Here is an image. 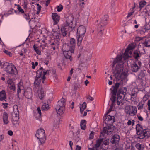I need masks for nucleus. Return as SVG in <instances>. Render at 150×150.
<instances>
[{"label": "nucleus", "mask_w": 150, "mask_h": 150, "mask_svg": "<svg viewBox=\"0 0 150 150\" xmlns=\"http://www.w3.org/2000/svg\"><path fill=\"white\" fill-rule=\"evenodd\" d=\"M124 59L123 55H119L117 56L113 62V67L116 63L115 68L113 71V74L117 80H121L122 81L127 75L128 70L127 69H125L124 72H122L124 69V62L122 61Z\"/></svg>", "instance_id": "1"}, {"label": "nucleus", "mask_w": 150, "mask_h": 150, "mask_svg": "<svg viewBox=\"0 0 150 150\" xmlns=\"http://www.w3.org/2000/svg\"><path fill=\"white\" fill-rule=\"evenodd\" d=\"M136 129L138 139H142L146 137H149L150 136V131L148 129H143L139 124L137 125Z\"/></svg>", "instance_id": "2"}, {"label": "nucleus", "mask_w": 150, "mask_h": 150, "mask_svg": "<svg viewBox=\"0 0 150 150\" xmlns=\"http://www.w3.org/2000/svg\"><path fill=\"white\" fill-rule=\"evenodd\" d=\"M62 50L65 58L69 59L70 61H71L72 59L71 57V54L74 53V50L72 51L70 46L67 44H64L62 47Z\"/></svg>", "instance_id": "3"}, {"label": "nucleus", "mask_w": 150, "mask_h": 150, "mask_svg": "<svg viewBox=\"0 0 150 150\" xmlns=\"http://www.w3.org/2000/svg\"><path fill=\"white\" fill-rule=\"evenodd\" d=\"M108 16H104L102 17L100 22L99 23L97 27V31L100 36L102 35L105 26L107 24Z\"/></svg>", "instance_id": "4"}, {"label": "nucleus", "mask_w": 150, "mask_h": 150, "mask_svg": "<svg viewBox=\"0 0 150 150\" xmlns=\"http://www.w3.org/2000/svg\"><path fill=\"white\" fill-rule=\"evenodd\" d=\"M86 32L85 27L83 25L80 26L77 29V37L78 44L79 46L83 38L84 37V34Z\"/></svg>", "instance_id": "5"}, {"label": "nucleus", "mask_w": 150, "mask_h": 150, "mask_svg": "<svg viewBox=\"0 0 150 150\" xmlns=\"http://www.w3.org/2000/svg\"><path fill=\"white\" fill-rule=\"evenodd\" d=\"M65 99L62 98L58 101L57 105L55 108L57 113L59 115H61L63 113L65 109Z\"/></svg>", "instance_id": "6"}, {"label": "nucleus", "mask_w": 150, "mask_h": 150, "mask_svg": "<svg viewBox=\"0 0 150 150\" xmlns=\"http://www.w3.org/2000/svg\"><path fill=\"white\" fill-rule=\"evenodd\" d=\"M35 136L39 140L41 144H44L46 140L45 130L42 129H38L35 134Z\"/></svg>", "instance_id": "7"}, {"label": "nucleus", "mask_w": 150, "mask_h": 150, "mask_svg": "<svg viewBox=\"0 0 150 150\" xmlns=\"http://www.w3.org/2000/svg\"><path fill=\"white\" fill-rule=\"evenodd\" d=\"M13 123L14 125L16 124L19 121V113L18 106L15 105L13 106V110L12 113Z\"/></svg>", "instance_id": "8"}, {"label": "nucleus", "mask_w": 150, "mask_h": 150, "mask_svg": "<svg viewBox=\"0 0 150 150\" xmlns=\"http://www.w3.org/2000/svg\"><path fill=\"white\" fill-rule=\"evenodd\" d=\"M3 66H6L5 68V70L10 74L16 75L17 74V69L12 64H9L8 63L6 62L3 64Z\"/></svg>", "instance_id": "9"}, {"label": "nucleus", "mask_w": 150, "mask_h": 150, "mask_svg": "<svg viewBox=\"0 0 150 150\" xmlns=\"http://www.w3.org/2000/svg\"><path fill=\"white\" fill-rule=\"evenodd\" d=\"M104 122L108 125H111L115 122V117L106 114L103 117Z\"/></svg>", "instance_id": "10"}, {"label": "nucleus", "mask_w": 150, "mask_h": 150, "mask_svg": "<svg viewBox=\"0 0 150 150\" xmlns=\"http://www.w3.org/2000/svg\"><path fill=\"white\" fill-rule=\"evenodd\" d=\"M125 111L126 113L134 116L137 112V109L135 106H132L131 108L129 106H127L125 107Z\"/></svg>", "instance_id": "11"}, {"label": "nucleus", "mask_w": 150, "mask_h": 150, "mask_svg": "<svg viewBox=\"0 0 150 150\" xmlns=\"http://www.w3.org/2000/svg\"><path fill=\"white\" fill-rule=\"evenodd\" d=\"M135 47V45L134 44H129L128 47L125 50L124 53L123 54L124 60H125L126 59L129 58L130 56L128 55V52L130 50H132Z\"/></svg>", "instance_id": "12"}, {"label": "nucleus", "mask_w": 150, "mask_h": 150, "mask_svg": "<svg viewBox=\"0 0 150 150\" xmlns=\"http://www.w3.org/2000/svg\"><path fill=\"white\" fill-rule=\"evenodd\" d=\"M73 17L71 15L69 16L67 18L66 26L68 28L73 29L74 28V25L73 24Z\"/></svg>", "instance_id": "13"}, {"label": "nucleus", "mask_w": 150, "mask_h": 150, "mask_svg": "<svg viewBox=\"0 0 150 150\" xmlns=\"http://www.w3.org/2000/svg\"><path fill=\"white\" fill-rule=\"evenodd\" d=\"M113 129L111 128L110 125H108L107 127H105L103 128L102 131L101 132V134L103 136L106 133L107 135L111 134V132H112Z\"/></svg>", "instance_id": "14"}, {"label": "nucleus", "mask_w": 150, "mask_h": 150, "mask_svg": "<svg viewBox=\"0 0 150 150\" xmlns=\"http://www.w3.org/2000/svg\"><path fill=\"white\" fill-rule=\"evenodd\" d=\"M103 141V138H100L96 141L95 146L93 148H90L89 149L91 150H100L99 146L101 143Z\"/></svg>", "instance_id": "15"}, {"label": "nucleus", "mask_w": 150, "mask_h": 150, "mask_svg": "<svg viewBox=\"0 0 150 150\" xmlns=\"http://www.w3.org/2000/svg\"><path fill=\"white\" fill-rule=\"evenodd\" d=\"M52 17L54 22V25L57 24L60 20V16L57 13H52Z\"/></svg>", "instance_id": "16"}, {"label": "nucleus", "mask_w": 150, "mask_h": 150, "mask_svg": "<svg viewBox=\"0 0 150 150\" xmlns=\"http://www.w3.org/2000/svg\"><path fill=\"white\" fill-rule=\"evenodd\" d=\"M120 139V136L118 135L115 134L112 136L110 142L112 143L115 145L118 144Z\"/></svg>", "instance_id": "17"}, {"label": "nucleus", "mask_w": 150, "mask_h": 150, "mask_svg": "<svg viewBox=\"0 0 150 150\" xmlns=\"http://www.w3.org/2000/svg\"><path fill=\"white\" fill-rule=\"evenodd\" d=\"M130 66L131 70L133 72H137L140 69V67L138 66L135 63L131 64Z\"/></svg>", "instance_id": "18"}, {"label": "nucleus", "mask_w": 150, "mask_h": 150, "mask_svg": "<svg viewBox=\"0 0 150 150\" xmlns=\"http://www.w3.org/2000/svg\"><path fill=\"white\" fill-rule=\"evenodd\" d=\"M37 92L39 98L40 99H42L45 96V93L42 88V87H39Z\"/></svg>", "instance_id": "19"}, {"label": "nucleus", "mask_w": 150, "mask_h": 150, "mask_svg": "<svg viewBox=\"0 0 150 150\" xmlns=\"http://www.w3.org/2000/svg\"><path fill=\"white\" fill-rule=\"evenodd\" d=\"M8 114L6 112H4L3 114V120L4 123L6 124H8L9 122L8 120Z\"/></svg>", "instance_id": "20"}, {"label": "nucleus", "mask_w": 150, "mask_h": 150, "mask_svg": "<svg viewBox=\"0 0 150 150\" xmlns=\"http://www.w3.org/2000/svg\"><path fill=\"white\" fill-rule=\"evenodd\" d=\"M24 94L27 98H31L32 96V90L30 88L28 89L25 92Z\"/></svg>", "instance_id": "21"}, {"label": "nucleus", "mask_w": 150, "mask_h": 150, "mask_svg": "<svg viewBox=\"0 0 150 150\" xmlns=\"http://www.w3.org/2000/svg\"><path fill=\"white\" fill-rule=\"evenodd\" d=\"M70 45L71 47V51H72L73 50H74L75 47L76 45L75 40L74 38H71L70 40Z\"/></svg>", "instance_id": "22"}, {"label": "nucleus", "mask_w": 150, "mask_h": 150, "mask_svg": "<svg viewBox=\"0 0 150 150\" xmlns=\"http://www.w3.org/2000/svg\"><path fill=\"white\" fill-rule=\"evenodd\" d=\"M42 77H38L36 76L35 81L34 83L35 87H38L39 86L42 80Z\"/></svg>", "instance_id": "23"}, {"label": "nucleus", "mask_w": 150, "mask_h": 150, "mask_svg": "<svg viewBox=\"0 0 150 150\" xmlns=\"http://www.w3.org/2000/svg\"><path fill=\"white\" fill-rule=\"evenodd\" d=\"M90 9L87 8L84 10V12L83 13V17L84 18H86L87 19H88V17L90 15Z\"/></svg>", "instance_id": "24"}, {"label": "nucleus", "mask_w": 150, "mask_h": 150, "mask_svg": "<svg viewBox=\"0 0 150 150\" xmlns=\"http://www.w3.org/2000/svg\"><path fill=\"white\" fill-rule=\"evenodd\" d=\"M6 98V95L5 92L4 90H2L0 92V100L3 101Z\"/></svg>", "instance_id": "25"}, {"label": "nucleus", "mask_w": 150, "mask_h": 150, "mask_svg": "<svg viewBox=\"0 0 150 150\" xmlns=\"http://www.w3.org/2000/svg\"><path fill=\"white\" fill-rule=\"evenodd\" d=\"M120 83H117L113 86V89L112 91V94L114 95H116L117 92V90L119 87Z\"/></svg>", "instance_id": "26"}, {"label": "nucleus", "mask_w": 150, "mask_h": 150, "mask_svg": "<svg viewBox=\"0 0 150 150\" xmlns=\"http://www.w3.org/2000/svg\"><path fill=\"white\" fill-rule=\"evenodd\" d=\"M59 43L58 40H55L54 42L51 44V47L54 50L56 47H57L59 45Z\"/></svg>", "instance_id": "27"}, {"label": "nucleus", "mask_w": 150, "mask_h": 150, "mask_svg": "<svg viewBox=\"0 0 150 150\" xmlns=\"http://www.w3.org/2000/svg\"><path fill=\"white\" fill-rule=\"evenodd\" d=\"M44 69L42 67L40 68L37 71L36 76L38 77H41L42 75L43 74Z\"/></svg>", "instance_id": "28"}, {"label": "nucleus", "mask_w": 150, "mask_h": 150, "mask_svg": "<svg viewBox=\"0 0 150 150\" xmlns=\"http://www.w3.org/2000/svg\"><path fill=\"white\" fill-rule=\"evenodd\" d=\"M137 91L138 90L136 88H133L132 89L131 94L132 98H133L134 99V98L136 97L137 95Z\"/></svg>", "instance_id": "29"}, {"label": "nucleus", "mask_w": 150, "mask_h": 150, "mask_svg": "<svg viewBox=\"0 0 150 150\" xmlns=\"http://www.w3.org/2000/svg\"><path fill=\"white\" fill-rule=\"evenodd\" d=\"M86 102H84L82 104H80V111L81 113H82L84 110L86 108Z\"/></svg>", "instance_id": "30"}, {"label": "nucleus", "mask_w": 150, "mask_h": 150, "mask_svg": "<svg viewBox=\"0 0 150 150\" xmlns=\"http://www.w3.org/2000/svg\"><path fill=\"white\" fill-rule=\"evenodd\" d=\"M127 91V88L126 87H123L120 89L118 92V93L120 95H123L125 96Z\"/></svg>", "instance_id": "31"}, {"label": "nucleus", "mask_w": 150, "mask_h": 150, "mask_svg": "<svg viewBox=\"0 0 150 150\" xmlns=\"http://www.w3.org/2000/svg\"><path fill=\"white\" fill-rule=\"evenodd\" d=\"M141 55L140 52L137 51H134V52L133 56L135 59H137L141 56Z\"/></svg>", "instance_id": "32"}, {"label": "nucleus", "mask_w": 150, "mask_h": 150, "mask_svg": "<svg viewBox=\"0 0 150 150\" xmlns=\"http://www.w3.org/2000/svg\"><path fill=\"white\" fill-rule=\"evenodd\" d=\"M37 111L38 112V113L36 114V115H37L38 114L39 115L38 116H36V118L37 120H40L41 116V110L39 107H38V108Z\"/></svg>", "instance_id": "33"}, {"label": "nucleus", "mask_w": 150, "mask_h": 150, "mask_svg": "<svg viewBox=\"0 0 150 150\" xmlns=\"http://www.w3.org/2000/svg\"><path fill=\"white\" fill-rule=\"evenodd\" d=\"M135 146L138 150H144V146L142 144L137 143L135 145Z\"/></svg>", "instance_id": "34"}, {"label": "nucleus", "mask_w": 150, "mask_h": 150, "mask_svg": "<svg viewBox=\"0 0 150 150\" xmlns=\"http://www.w3.org/2000/svg\"><path fill=\"white\" fill-rule=\"evenodd\" d=\"M86 122L85 120H83L81 121L80 126L81 128L82 129L85 130L86 129Z\"/></svg>", "instance_id": "35"}, {"label": "nucleus", "mask_w": 150, "mask_h": 150, "mask_svg": "<svg viewBox=\"0 0 150 150\" xmlns=\"http://www.w3.org/2000/svg\"><path fill=\"white\" fill-rule=\"evenodd\" d=\"M125 96L123 95H120L119 94L117 93V102L118 101H122L123 100L125 97Z\"/></svg>", "instance_id": "36"}, {"label": "nucleus", "mask_w": 150, "mask_h": 150, "mask_svg": "<svg viewBox=\"0 0 150 150\" xmlns=\"http://www.w3.org/2000/svg\"><path fill=\"white\" fill-rule=\"evenodd\" d=\"M117 104L119 105V108L120 109H122L124 108L125 106V105L124 103L122 101L117 102Z\"/></svg>", "instance_id": "37"}, {"label": "nucleus", "mask_w": 150, "mask_h": 150, "mask_svg": "<svg viewBox=\"0 0 150 150\" xmlns=\"http://www.w3.org/2000/svg\"><path fill=\"white\" fill-rule=\"evenodd\" d=\"M67 26H65L61 29V31L62 33V35L64 37L66 35L67 33L66 32H67Z\"/></svg>", "instance_id": "38"}, {"label": "nucleus", "mask_w": 150, "mask_h": 150, "mask_svg": "<svg viewBox=\"0 0 150 150\" xmlns=\"http://www.w3.org/2000/svg\"><path fill=\"white\" fill-rule=\"evenodd\" d=\"M144 101H141L139 103L137 107L139 110H141L143 108V105L144 104Z\"/></svg>", "instance_id": "39"}, {"label": "nucleus", "mask_w": 150, "mask_h": 150, "mask_svg": "<svg viewBox=\"0 0 150 150\" xmlns=\"http://www.w3.org/2000/svg\"><path fill=\"white\" fill-rule=\"evenodd\" d=\"M49 108V105L47 104L44 103L42 105V110L46 111L48 110Z\"/></svg>", "instance_id": "40"}, {"label": "nucleus", "mask_w": 150, "mask_h": 150, "mask_svg": "<svg viewBox=\"0 0 150 150\" xmlns=\"http://www.w3.org/2000/svg\"><path fill=\"white\" fill-rule=\"evenodd\" d=\"M146 4V2L144 1H141L139 3V8L141 9Z\"/></svg>", "instance_id": "41"}, {"label": "nucleus", "mask_w": 150, "mask_h": 150, "mask_svg": "<svg viewBox=\"0 0 150 150\" xmlns=\"http://www.w3.org/2000/svg\"><path fill=\"white\" fill-rule=\"evenodd\" d=\"M8 87L11 90H12L13 91H15V85L14 83H13V84L9 85Z\"/></svg>", "instance_id": "42"}, {"label": "nucleus", "mask_w": 150, "mask_h": 150, "mask_svg": "<svg viewBox=\"0 0 150 150\" xmlns=\"http://www.w3.org/2000/svg\"><path fill=\"white\" fill-rule=\"evenodd\" d=\"M49 71L48 70H47V71H45L44 70V71L43 72V76L42 77V79H45L46 78V77L45 76L47 74H49V73L48 72V71Z\"/></svg>", "instance_id": "43"}, {"label": "nucleus", "mask_w": 150, "mask_h": 150, "mask_svg": "<svg viewBox=\"0 0 150 150\" xmlns=\"http://www.w3.org/2000/svg\"><path fill=\"white\" fill-rule=\"evenodd\" d=\"M144 28L146 30H148L150 29V25L149 24H146L144 26Z\"/></svg>", "instance_id": "44"}, {"label": "nucleus", "mask_w": 150, "mask_h": 150, "mask_svg": "<svg viewBox=\"0 0 150 150\" xmlns=\"http://www.w3.org/2000/svg\"><path fill=\"white\" fill-rule=\"evenodd\" d=\"M17 9L21 13H23L24 12V11L21 8V7L19 5H17Z\"/></svg>", "instance_id": "45"}, {"label": "nucleus", "mask_w": 150, "mask_h": 150, "mask_svg": "<svg viewBox=\"0 0 150 150\" xmlns=\"http://www.w3.org/2000/svg\"><path fill=\"white\" fill-rule=\"evenodd\" d=\"M116 95H114L112 94V95L111 96L110 99L112 101V102H115V101L116 100Z\"/></svg>", "instance_id": "46"}, {"label": "nucleus", "mask_w": 150, "mask_h": 150, "mask_svg": "<svg viewBox=\"0 0 150 150\" xmlns=\"http://www.w3.org/2000/svg\"><path fill=\"white\" fill-rule=\"evenodd\" d=\"M57 8L58 11L60 12L63 9V7L62 5H60L59 6L57 7Z\"/></svg>", "instance_id": "47"}, {"label": "nucleus", "mask_w": 150, "mask_h": 150, "mask_svg": "<svg viewBox=\"0 0 150 150\" xmlns=\"http://www.w3.org/2000/svg\"><path fill=\"white\" fill-rule=\"evenodd\" d=\"M23 83L21 82H20L18 85V87L19 88H21V89H23Z\"/></svg>", "instance_id": "48"}, {"label": "nucleus", "mask_w": 150, "mask_h": 150, "mask_svg": "<svg viewBox=\"0 0 150 150\" xmlns=\"http://www.w3.org/2000/svg\"><path fill=\"white\" fill-rule=\"evenodd\" d=\"M101 147L103 149L106 150L108 148V145H106L105 144H102Z\"/></svg>", "instance_id": "49"}, {"label": "nucleus", "mask_w": 150, "mask_h": 150, "mask_svg": "<svg viewBox=\"0 0 150 150\" xmlns=\"http://www.w3.org/2000/svg\"><path fill=\"white\" fill-rule=\"evenodd\" d=\"M7 83L8 84V86L14 83L13 82L12 80L11 79H9L7 81Z\"/></svg>", "instance_id": "50"}, {"label": "nucleus", "mask_w": 150, "mask_h": 150, "mask_svg": "<svg viewBox=\"0 0 150 150\" xmlns=\"http://www.w3.org/2000/svg\"><path fill=\"white\" fill-rule=\"evenodd\" d=\"M4 52L5 53L7 54L9 56H11L12 54L10 52H9L7 50H5L4 51Z\"/></svg>", "instance_id": "51"}, {"label": "nucleus", "mask_w": 150, "mask_h": 150, "mask_svg": "<svg viewBox=\"0 0 150 150\" xmlns=\"http://www.w3.org/2000/svg\"><path fill=\"white\" fill-rule=\"evenodd\" d=\"M109 142V140L106 139L104 140L103 141V144H105L106 145H108Z\"/></svg>", "instance_id": "52"}, {"label": "nucleus", "mask_w": 150, "mask_h": 150, "mask_svg": "<svg viewBox=\"0 0 150 150\" xmlns=\"http://www.w3.org/2000/svg\"><path fill=\"white\" fill-rule=\"evenodd\" d=\"M24 16L25 17V18L27 19V20H29L30 19V18H29V14L27 13V14H24Z\"/></svg>", "instance_id": "53"}, {"label": "nucleus", "mask_w": 150, "mask_h": 150, "mask_svg": "<svg viewBox=\"0 0 150 150\" xmlns=\"http://www.w3.org/2000/svg\"><path fill=\"white\" fill-rule=\"evenodd\" d=\"M127 125H132V126L134 125V122H132L131 120H129L127 122Z\"/></svg>", "instance_id": "54"}, {"label": "nucleus", "mask_w": 150, "mask_h": 150, "mask_svg": "<svg viewBox=\"0 0 150 150\" xmlns=\"http://www.w3.org/2000/svg\"><path fill=\"white\" fill-rule=\"evenodd\" d=\"M146 9L147 10V12L150 11V4L146 6Z\"/></svg>", "instance_id": "55"}, {"label": "nucleus", "mask_w": 150, "mask_h": 150, "mask_svg": "<svg viewBox=\"0 0 150 150\" xmlns=\"http://www.w3.org/2000/svg\"><path fill=\"white\" fill-rule=\"evenodd\" d=\"M149 41H148L147 42H146L144 43V45L146 47H150V45H149Z\"/></svg>", "instance_id": "56"}, {"label": "nucleus", "mask_w": 150, "mask_h": 150, "mask_svg": "<svg viewBox=\"0 0 150 150\" xmlns=\"http://www.w3.org/2000/svg\"><path fill=\"white\" fill-rule=\"evenodd\" d=\"M94 132H91L90 135L89 139H92L93 138Z\"/></svg>", "instance_id": "57"}, {"label": "nucleus", "mask_w": 150, "mask_h": 150, "mask_svg": "<svg viewBox=\"0 0 150 150\" xmlns=\"http://www.w3.org/2000/svg\"><path fill=\"white\" fill-rule=\"evenodd\" d=\"M134 13V12H130L128 14L127 16V18H128L129 17H130L131 16H132Z\"/></svg>", "instance_id": "58"}, {"label": "nucleus", "mask_w": 150, "mask_h": 150, "mask_svg": "<svg viewBox=\"0 0 150 150\" xmlns=\"http://www.w3.org/2000/svg\"><path fill=\"white\" fill-rule=\"evenodd\" d=\"M147 105L148 106V109L150 111V100H148Z\"/></svg>", "instance_id": "59"}, {"label": "nucleus", "mask_w": 150, "mask_h": 150, "mask_svg": "<svg viewBox=\"0 0 150 150\" xmlns=\"http://www.w3.org/2000/svg\"><path fill=\"white\" fill-rule=\"evenodd\" d=\"M86 98L87 99H89L91 101H93L94 99L92 97L90 96H88V97H86Z\"/></svg>", "instance_id": "60"}, {"label": "nucleus", "mask_w": 150, "mask_h": 150, "mask_svg": "<svg viewBox=\"0 0 150 150\" xmlns=\"http://www.w3.org/2000/svg\"><path fill=\"white\" fill-rule=\"evenodd\" d=\"M84 4H85V3L83 1H82V2H80V5L81 6V9H82L83 8L84 6H83V5Z\"/></svg>", "instance_id": "61"}, {"label": "nucleus", "mask_w": 150, "mask_h": 150, "mask_svg": "<svg viewBox=\"0 0 150 150\" xmlns=\"http://www.w3.org/2000/svg\"><path fill=\"white\" fill-rule=\"evenodd\" d=\"M4 138V136L3 135H0V142L2 141Z\"/></svg>", "instance_id": "62"}, {"label": "nucleus", "mask_w": 150, "mask_h": 150, "mask_svg": "<svg viewBox=\"0 0 150 150\" xmlns=\"http://www.w3.org/2000/svg\"><path fill=\"white\" fill-rule=\"evenodd\" d=\"M112 106H110V108L107 112L106 114L108 115L112 111Z\"/></svg>", "instance_id": "63"}, {"label": "nucleus", "mask_w": 150, "mask_h": 150, "mask_svg": "<svg viewBox=\"0 0 150 150\" xmlns=\"http://www.w3.org/2000/svg\"><path fill=\"white\" fill-rule=\"evenodd\" d=\"M81 147L77 145L76 146L75 150H81Z\"/></svg>", "instance_id": "64"}]
</instances>
